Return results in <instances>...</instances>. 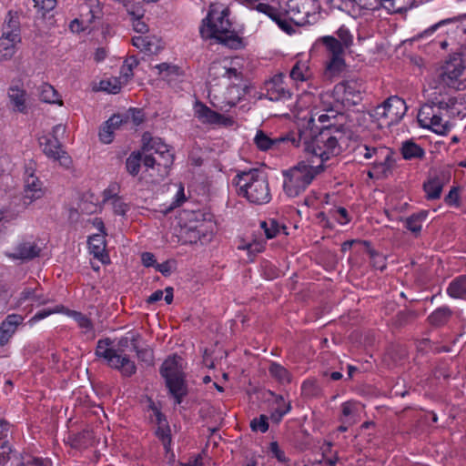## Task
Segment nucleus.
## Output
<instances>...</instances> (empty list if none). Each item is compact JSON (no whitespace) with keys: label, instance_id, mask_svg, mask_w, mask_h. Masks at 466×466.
Instances as JSON below:
<instances>
[{"label":"nucleus","instance_id":"obj_1","mask_svg":"<svg viewBox=\"0 0 466 466\" xmlns=\"http://www.w3.org/2000/svg\"><path fill=\"white\" fill-rule=\"evenodd\" d=\"M345 135L346 131L341 124H330L322 127L317 134L309 129L295 133V138H291V145L302 147L309 157L308 161L316 158L319 160L318 164L323 165L327 160L340 154V143Z\"/></svg>","mask_w":466,"mask_h":466},{"label":"nucleus","instance_id":"obj_2","mask_svg":"<svg viewBox=\"0 0 466 466\" xmlns=\"http://www.w3.org/2000/svg\"><path fill=\"white\" fill-rule=\"evenodd\" d=\"M228 19V10L219 9L211 5L208 15L202 20L199 33L202 38L218 40V43L233 49L241 47L242 39L234 30Z\"/></svg>","mask_w":466,"mask_h":466},{"label":"nucleus","instance_id":"obj_3","mask_svg":"<svg viewBox=\"0 0 466 466\" xmlns=\"http://www.w3.org/2000/svg\"><path fill=\"white\" fill-rule=\"evenodd\" d=\"M131 346V337H122L116 345L106 338L96 343L95 354L102 359L110 368L117 370L123 376L131 377L137 371L135 362L126 353V349Z\"/></svg>","mask_w":466,"mask_h":466},{"label":"nucleus","instance_id":"obj_4","mask_svg":"<svg viewBox=\"0 0 466 466\" xmlns=\"http://www.w3.org/2000/svg\"><path fill=\"white\" fill-rule=\"evenodd\" d=\"M238 195L255 205H264L270 201L271 193L267 174L259 169H249L238 174L234 178Z\"/></svg>","mask_w":466,"mask_h":466},{"label":"nucleus","instance_id":"obj_5","mask_svg":"<svg viewBox=\"0 0 466 466\" xmlns=\"http://www.w3.org/2000/svg\"><path fill=\"white\" fill-rule=\"evenodd\" d=\"M314 160L301 161L297 166L283 171V190L289 198H296L306 190L314 177L324 170L321 164Z\"/></svg>","mask_w":466,"mask_h":466},{"label":"nucleus","instance_id":"obj_6","mask_svg":"<svg viewBox=\"0 0 466 466\" xmlns=\"http://www.w3.org/2000/svg\"><path fill=\"white\" fill-rule=\"evenodd\" d=\"M160 375L165 379L166 386L176 404H180L187 394V384L184 372L183 360L173 355L165 360L159 369Z\"/></svg>","mask_w":466,"mask_h":466},{"label":"nucleus","instance_id":"obj_7","mask_svg":"<svg viewBox=\"0 0 466 466\" xmlns=\"http://www.w3.org/2000/svg\"><path fill=\"white\" fill-rule=\"evenodd\" d=\"M455 90L466 88V57L461 53L451 54L437 71L436 83Z\"/></svg>","mask_w":466,"mask_h":466},{"label":"nucleus","instance_id":"obj_8","mask_svg":"<svg viewBox=\"0 0 466 466\" xmlns=\"http://www.w3.org/2000/svg\"><path fill=\"white\" fill-rule=\"evenodd\" d=\"M353 154L360 161L363 159L368 160L374 157V167L377 176L386 175L394 167L392 153L388 147H375L360 143L353 148Z\"/></svg>","mask_w":466,"mask_h":466},{"label":"nucleus","instance_id":"obj_9","mask_svg":"<svg viewBox=\"0 0 466 466\" xmlns=\"http://www.w3.org/2000/svg\"><path fill=\"white\" fill-rule=\"evenodd\" d=\"M405 101L397 96H391L382 104L377 106L371 114L373 117L380 121V125L387 127L398 124L407 112Z\"/></svg>","mask_w":466,"mask_h":466},{"label":"nucleus","instance_id":"obj_10","mask_svg":"<svg viewBox=\"0 0 466 466\" xmlns=\"http://www.w3.org/2000/svg\"><path fill=\"white\" fill-rule=\"evenodd\" d=\"M64 130L65 128L61 125L54 127L52 134L41 137L39 143L43 147V152L47 157L58 161L63 167H69L71 158L67 153L62 149L61 143L56 137V135L60 131L64 132Z\"/></svg>","mask_w":466,"mask_h":466},{"label":"nucleus","instance_id":"obj_11","mask_svg":"<svg viewBox=\"0 0 466 466\" xmlns=\"http://www.w3.org/2000/svg\"><path fill=\"white\" fill-rule=\"evenodd\" d=\"M319 6L317 0H286L281 7L290 21L302 25L308 22L309 15L315 13Z\"/></svg>","mask_w":466,"mask_h":466},{"label":"nucleus","instance_id":"obj_12","mask_svg":"<svg viewBox=\"0 0 466 466\" xmlns=\"http://www.w3.org/2000/svg\"><path fill=\"white\" fill-rule=\"evenodd\" d=\"M142 149L144 152L154 151L158 156L162 153L166 154L167 159L157 162V169L161 172L160 176L162 177H166L174 161V155L171 153L169 147L161 138L153 137L150 133L146 132L142 136Z\"/></svg>","mask_w":466,"mask_h":466},{"label":"nucleus","instance_id":"obj_13","mask_svg":"<svg viewBox=\"0 0 466 466\" xmlns=\"http://www.w3.org/2000/svg\"><path fill=\"white\" fill-rule=\"evenodd\" d=\"M195 116L205 125L231 127L234 124L232 117L219 114L204 103L197 101L194 105Z\"/></svg>","mask_w":466,"mask_h":466},{"label":"nucleus","instance_id":"obj_14","mask_svg":"<svg viewBox=\"0 0 466 466\" xmlns=\"http://www.w3.org/2000/svg\"><path fill=\"white\" fill-rule=\"evenodd\" d=\"M335 91L342 93V100L348 106H355L362 100L365 86L361 80L349 79L336 85Z\"/></svg>","mask_w":466,"mask_h":466},{"label":"nucleus","instance_id":"obj_15","mask_svg":"<svg viewBox=\"0 0 466 466\" xmlns=\"http://www.w3.org/2000/svg\"><path fill=\"white\" fill-rule=\"evenodd\" d=\"M7 97L13 111L27 114L29 95L21 81L11 83L7 89Z\"/></svg>","mask_w":466,"mask_h":466},{"label":"nucleus","instance_id":"obj_16","mask_svg":"<svg viewBox=\"0 0 466 466\" xmlns=\"http://www.w3.org/2000/svg\"><path fill=\"white\" fill-rule=\"evenodd\" d=\"M245 5L250 10H256L268 16L276 22L283 31L289 33L292 30L289 23L283 18L282 14H280L276 7L267 3L260 2L259 0H245Z\"/></svg>","mask_w":466,"mask_h":466},{"label":"nucleus","instance_id":"obj_17","mask_svg":"<svg viewBox=\"0 0 466 466\" xmlns=\"http://www.w3.org/2000/svg\"><path fill=\"white\" fill-rule=\"evenodd\" d=\"M44 195L42 182L35 176L33 167L25 168V187L23 200L25 205H30Z\"/></svg>","mask_w":466,"mask_h":466},{"label":"nucleus","instance_id":"obj_18","mask_svg":"<svg viewBox=\"0 0 466 466\" xmlns=\"http://www.w3.org/2000/svg\"><path fill=\"white\" fill-rule=\"evenodd\" d=\"M284 75H275L269 81L266 82L265 87L268 98L272 101L287 100L291 97L290 91L284 85Z\"/></svg>","mask_w":466,"mask_h":466},{"label":"nucleus","instance_id":"obj_19","mask_svg":"<svg viewBox=\"0 0 466 466\" xmlns=\"http://www.w3.org/2000/svg\"><path fill=\"white\" fill-rule=\"evenodd\" d=\"M295 138V133L291 132L286 136L278 137H270L262 130H258L254 137V143L258 149L266 151L271 148L278 147L281 143H290L291 138Z\"/></svg>","mask_w":466,"mask_h":466},{"label":"nucleus","instance_id":"obj_20","mask_svg":"<svg viewBox=\"0 0 466 466\" xmlns=\"http://www.w3.org/2000/svg\"><path fill=\"white\" fill-rule=\"evenodd\" d=\"M448 180L449 177L444 173L430 177L423 184V189L426 193L427 199L434 200L440 198L442 188Z\"/></svg>","mask_w":466,"mask_h":466},{"label":"nucleus","instance_id":"obj_21","mask_svg":"<svg viewBox=\"0 0 466 466\" xmlns=\"http://www.w3.org/2000/svg\"><path fill=\"white\" fill-rule=\"evenodd\" d=\"M24 317L19 314H10L0 325V345L4 346L15 334L17 327L23 322Z\"/></svg>","mask_w":466,"mask_h":466},{"label":"nucleus","instance_id":"obj_22","mask_svg":"<svg viewBox=\"0 0 466 466\" xmlns=\"http://www.w3.org/2000/svg\"><path fill=\"white\" fill-rule=\"evenodd\" d=\"M2 37L16 43L21 42L20 36V22L18 15L9 12L2 27Z\"/></svg>","mask_w":466,"mask_h":466},{"label":"nucleus","instance_id":"obj_23","mask_svg":"<svg viewBox=\"0 0 466 466\" xmlns=\"http://www.w3.org/2000/svg\"><path fill=\"white\" fill-rule=\"evenodd\" d=\"M363 406L356 400H349L341 404V419L344 424L352 425L359 420L360 412Z\"/></svg>","mask_w":466,"mask_h":466},{"label":"nucleus","instance_id":"obj_24","mask_svg":"<svg viewBox=\"0 0 466 466\" xmlns=\"http://www.w3.org/2000/svg\"><path fill=\"white\" fill-rule=\"evenodd\" d=\"M40 253V248L30 241H24L17 245L15 251L9 256L17 259H32L37 257Z\"/></svg>","mask_w":466,"mask_h":466},{"label":"nucleus","instance_id":"obj_25","mask_svg":"<svg viewBox=\"0 0 466 466\" xmlns=\"http://www.w3.org/2000/svg\"><path fill=\"white\" fill-rule=\"evenodd\" d=\"M88 245L91 253L94 254V257L105 263V258H107V255L105 254L106 242L104 235L96 234L90 237L88 239Z\"/></svg>","mask_w":466,"mask_h":466},{"label":"nucleus","instance_id":"obj_26","mask_svg":"<svg viewBox=\"0 0 466 466\" xmlns=\"http://www.w3.org/2000/svg\"><path fill=\"white\" fill-rule=\"evenodd\" d=\"M203 224L200 225H186L181 229V236L184 238V243H197L205 237Z\"/></svg>","mask_w":466,"mask_h":466},{"label":"nucleus","instance_id":"obj_27","mask_svg":"<svg viewBox=\"0 0 466 466\" xmlns=\"http://www.w3.org/2000/svg\"><path fill=\"white\" fill-rule=\"evenodd\" d=\"M414 0H380V9L384 8L389 13H402L411 8Z\"/></svg>","mask_w":466,"mask_h":466},{"label":"nucleus","instance_id":"obj_28","mask_svg":"<svg viewBox=\"0 0 466 466\" xmlns=\"http://www.w3.org/2000/svg\"><path fill=\"white\" fill-rule=\"evenodd\" d=\"M447 293L454 299H461L466 295V275L453 279L447 288Z\"/></svg>","mask_w":466,"mask_h":466},{"label":"nucleus","instance_id":"obj_29","mask_svg":"<svg viewBox=\"0 0 466 466\" xmlns=\"http://www.w3.org/2000/svg\"><path fill=\"white\" fill-rule=\"evenodd\" d=\"M38 96H39V99L42 102L49 103V104H58L60 106L63 104L62 100L59 97L57 91L54 88L53 86H51L47 83H43L38 87Z\"/></svg>","mask_w":466,"mask_h":466},{"label":"nucleus","instance_id":"obj_30","mask_svg":"<svg viewBox=\"0 0 466 466\" xmlns=\"http://www.w3.org/2000/svg\"><path fill=\"white\" fill-rule=\"evenodd\" d=\"M401 154L406 160L420 159L424 157L425 151L418 144L411 140H407L402 143Z\"/></svg>","mask_w":466,"mask_h":466},{"label":"nucleus","instance_id":"obj_31","mask_svg":"<svg viewBox=\"0 0 466 466\" xmlns=\"http://www.w3.org/2000/svg\"><path fill=\"white\" fill-rule=\"evenodd\" d=\"M9 431L8 423L0 421V466L8 460L11 447L5 440Z\"/></svg>","mask_w":466,"mask_h":466},{"label":"nucleus","instance_id":"obj_32","mask_svg":"<svg viewBox=\"0 0 466 466\" xmlns=\"http://www.w3.org/2000/svg\"><path fill=\"white\" fill-rule=\"evenodd\" d=\"M451 310L449 307L443 306L435 309L429 317V322L433 326H442L446 324L451 317Z\"/></svg>","mask_w":466,"mask_h":466},{"label":"nucleus","instance_id":"obj_33","mask_svg":"<svg viewBox=\"0 0 466 466\" xmlns=\"http://www.w3.org/2000/svg\"><path fill=\"white\" fill-rule=\"evenodd\" d=\"M427 216L428 211L425 210L412 214L411 216L406 218L405 227L412 233L418 234L420 232L422 228V222L426 219Z\"/></svg>","mask_w":466,"mask_h":466},{"label":"nucleus","instance_id":"obj_34","mask_svg":"<svg viewBox=\"0 0 466 466\" xmlns=\"http://www.w3.org/2000/svg\"><path fill=\"white\" fill-rule=\"evenodd\" d=\"M269 374L281 384H288L291 381V374L282 365L272 362L268 368Z\"/></svg>","mask_w":466,"mask_h":466},{"label":"nucleus","instance_id":"obj_35","mask_svg":"<svg viewBox=\"0 0 466 466\" xmlns=\"http://www.w3.org/2000/svg\"><path fill=\"white\" fill-rule=\"evenodd\" d=\"M346 63L343 56H330L326 66V72L330 77L338 76L344 71Z\"/></svg>","mask_w":466,"mask_h":466},{"label":"nucleus","instance_id":"obj_36","mask_svg":"<svg viewBox=\"0 0 466 466\" xmlns=\"http://www.w3.org/2000/svg\"><path fill=\"white\" fill-rule=\"evenodd\" d=\"M321 42L327 50L329 52L330 56H343L344 54V46L335 37L330 35L322 36L319 40Z\"/></svg>","mask_w":466,"mask_h":466},{"label":"nucleus","instance_id":"obj_37","mask_svg":"<svg viewBox=\"0 0 466 466\" xmlns=\"http://www.w3.org/2000/svg\"><path fill=\"white\" fill-rule=\"evenodd\" d=\"M440 105H441V103H440ZM441 108V106H439L437 107L438 111L434 115V117L432 118V120H431V124L430 123L429 126H425L424 128H429L437 134L444 135L450 130V127H449L447 121L442 120V118L440 115Z\"/></svg>","mask_w":466,"mask_h":466},{"label":"nucleus","instance_id":"obj_38","mask_svg":"<svg viewBox=\"0 0 466 466\" xmlns=\"http://www.w3.org/2000/svg\"><path fill=\"white\" fill-rule=\"evenodd\" d=\"M275 404L277 407L275 411L272 413L271 418L275 421H279L285 414L290 411L291 403L290 401L286 402L283 396L277 395Z\"/></svg>","mask_w":466,"mask_h":466},{"label":"nucleus","instance_id":"obj_39","mask_svg":"<svg viewBox=\"0 0 466 466\" xmlns=\"http://www.w3.org/2000/svg\"><path fill=\"white\" fill-rule=\"evenodd\" d=\"M260 228L264 230L267 238H273L280 232V229H286V227L284 225H280L274 218H269L267 221H262L260 223Z\"/></svg>","mask_w":466,"mask_h":466},{"label":"nucleus","instance_id":"obj_40","mask_svg":"<svg viewBox=\"0 0 466 466\" xmlns=\"http://www.w3.org/2000/svg\"><path fill=\"white\" fill-rule=\"evenodd\" d=\"M437 111L438 110L435 106L428 104L422 106L418 113V121L420 125L422 127H425V126H429L430 123L431 124V120H432Z\"/></svg>","mask_w":466,"mask_h":466},{"label":"nucleus","instance_id":"obj_41","mask_svg":"<svg viewBox=\"0 0 466 466\" xmlns=\"http://www.w3.org/2000/svg\"><path fill=\"white\" fill-rule=\"evenodd\" d=\"M157 69L158 74L162 76V78L171 81L173 76H180V68L177 66L170 65L167 63H161L155 66Z\"/></svg>","mask_w":466,"mask_h":466},{"label":"nucleus","instance_id":"obj_42","mask_svg":"<svg viewBox=\"0 0 466 466\" xmlns=\"http://www.w3.org/2000/svg\"><path fill=\"white\" fill-rule=\"evenodd\" d=\"M142 155L140 152H132L126 160L127 171L133 177H136L140 170Z\"/></svg>","mask_w":466,"mask_h":466},{"label":"nucleus","instance_id":"obj_43","mask_svg":"<svg viewBox=\"0 0 466 466\" xmlns=\"http://www.w3.org/2000/svg\"><path fill=\"white\" fill-rule=\"evenodd\" d=\"M140 339L139 334H134L131 336V347L137 352V356L142 361L150 363L153 360V353L148 349H139L137 341Z\"/></svg>","mask_w":466,"mask_h":466},{"label":"nucleus","instance_id":"obj_44","mask_svg":"<svg viewBox=\"0 0 466 466\" xmlns=\"http://www.w3.org/2000/svg\"><path fill=\"white\" fill-rule=\"evenodd\" d=\"M66 313L72 317L85 332L92 331L94 327L91 320L84 314L75 310H67Z\"/></svg>","mask_w":466,"mask_h":466},{"label":"nucleus","instance_id":"obj_45","mask_svg":"<svg viewBox=\"0 0 466 466\" xmlns=\"http://www.w3.org/2000/svg\"><path fill=\"white\" fill-rule=\"evenodd\" d=\"M309 68L302 63L297 62L290 70L289 76L294 81L303 82L308 78Z\"/></svg>","mask_w":466,"mask_h":466},{"label":"nucleus","instance_id":"obj_46","mask_svg":"<svg viewBox=\"0 0 466 466\" xmlns=\"http://www.w3.org/2000/svg\"><path fill=\"white\" fill-rule=\"evenodd\" d=\"M18 43L8 40L6 37H0V53L5 59H9L15 52V47Z\"/></svg>","mask_w":466,"mask_h":466},{"label":"nucleus","instance_id":"obj_47","mask_svg":"<svg viewBox=\"0 0 466 466\" xmlns=\"http://www.w3.org/2000/svg\"><path fill=\"white\" fill-rule=\"evenodd\" d=\"M228 72V66L222 62H213L208 69V76L212 79H218L220 77H225Z\"/></svg>","mask_w":466,"mask_h":466},{"label":"nucleus","instance_id":"obj_48","mask_svg":"<svg viewBox=\"0 0 466 466\" xmlns=\"http://www.w3.org/2000/svg\"><path fill=\"white\" fill-rule=\"evenodd\" d=\"M138 65V61L135 56H130L124 62L121 67V77L125 79L127 83L128 79L133 76V68Z\"/></svg>","mask_w":466,"mask_h":466},{"label":"nucleus","instance_id":"obj_49","mask_svg":"<svg viewBox=\"0 0 466 466\" xmlns=\"http://www.w3.org/2000/svg\"><path fill=\"white\" fill-rule=\"evenodd\" d=\"M99 87L103 91H106L111 94H117L121 90V83L117 78L101 80Z\"/></svg>","mask_w":466,"mask_h":466},{"label":"nucleus","instance_id":"obj_50","mask_svg":"<svg viewBox=\"0 0 466 466\" xmlns=\"http://www.w3.org/2000/svg\"><path fill=\"white\" fill-rule=\"evenodd\" d=\"M329 214L340 225H346L350 221V217L345 208L339 207L329 210Z\"/></svg>","mask_w":466,"mask_h":466},{"label":"nucleus","instance_id":"obj_51","mask_svg":"<svg viewBox=\"0 0 466 466\" xmlns=\"http://www.w3.org/2000/svg\"><path fill=\"white\" fill-rule=\"evenodd\" d=\"M132 45L143 52H152V42L149 36H134L132 37Z\"/></svg>","mask_w":466,"mask_h":466},{"label":"nucleus","instance_id":"obj_52","mask_svg":"<svg viewBox=\"0 0 466 466\" xmlns=\"http://www.w3.org/2000/svg\"><path fill=\"white\" fill-rule=\"evenodd\" d=\"M336 34L339 37L338 40L344 46V47L348 48L352 45L353 36L346 26H340Z\"/></svg>","mask_w":466,"mask_h":466},{"label":"nucleus","instance_id":"obj_53","mask_svg":"<svg viewBox=\"0 0 466 466\" xmlns=\"http://www.w3.org/2000/svg\"><path fill=\"white\" fill-rule=\"evenodd\" d=\"M18 466H51V463L46 459L25 456L22 458Z\"/></svg>","mask_w":466,"mask_h":466},{"label":"nucleus","instance_id":"obj_54","mask_svg":"<svg viewBox=\"0 0 466 466\" xmlns=\"http://www.w3.org/2000/svg\"><path fill=\"white\" fill-rule=\"evenodd\" d=\"M63 306H56L53 309H42L36 312L29 320V323L34 324L54 313H60L64 310Z\"/></svg>","mask_w":466,"mask_h":466},{"label":"nucleus","instance_id":"obj_55","mask_svg":"<svg viewBox=\"0 0 466 466\" xmlns=\"http://www.w3.org/2000/svg\"><path fill=\"white\" fill-rule=\"evenodd\" d=\"M118 191V184L113 183L109 185V187L103 191V202L110 203L115 200V198H119Z\"/></svg>","mask_w":466,"mask_h":466},{"label":"nucleus","instance_id":"obj_56","mask_svg":"<svg viewBox=\"0 0 466 466\" xmlns=\"http://www.w3.org/2000/svg\"><path fill=\"white\" fill-rule=\"evenodd\" d=\"M453 18L444 19L437 24L430 26L429 28L425 29L423 32L418 34L416 36H414V40H419L424 37L431 36L441 25H446L448 23L453 22Z\"/></svg>","mask_w":466,"mask_h":466},{"label":"nucleus","instance_id":"obj_57","mask_svg":"<svg viewBox=\"0 0 466 466\" xmlns=\"http://www.w3.org/2000/svg\"><path fill=\"white\" fill-rule=\"evenodd\" d=\"M112 206L113 211L116 215L125 216L129 207L124 202L121 197L115 198V200L109 203Z\"/></svg>","mask_w":466,"mask_h":466},{"label":"nucleus","instance_id":"obj_58","mask_svg":"<svg viewBox=\"0 0 466 466\" xmlns=\"http://www.w3.org/2000/svg\"><path fill=\"white\" fill-rule=\"evenodd\" d=\"M250 427L255 431L266 432L268 430V417L260 415L258 419H254L250 422Z\"/></svg>","mask_w":466,"mask_h":466},{"label":"nucleus","instance_id":"obj_59","mask_svg":"<svg viewBox=\"0 0 466 466\" xmlns=\"http://www.w3.org/2000/svg\"><path fill=\"white\" fill-rule=\"evenodd\" d=\"M35 3V7L38 9V11H42L43 15L53 10L56 5V0H33Z\"/></svg>","mask_w":466,"mask_h":466},{"label":"nucleus","instance_id":"obj_60","mask_svg":"<svg viewBox=\"0 0 466 466\" xmlns=\"http://www.w3.org/2000/svg\"><path fill=\"white\" fill-rule=\"evenodd\" d=\"M370 259L372 266L380 270H383L386 268L385 258L382 255L379 254L374 250L370 251Z\"/></svg>","mask_w":466,"mask_h":466},{"label":"nucleus","instance_id":"obj_61","mask_svg":"<svg viewBox=\"0 0 466 466\" xmlns=\"http://www.w3.org/2000/svg\"><path fill=\"white\" fill-rule=\"evenodd\" d=\"M444 201L449 206L459 207L460 206V196L459 189L456 187H451L448 195L445 197Z\"/></svg>","mask_w":466,"mask_h":466},{"label":"nucleus","instance_id":"obj_62","mask_svg":"<svg viewBox=\"0 0 466 466\" xmlns=\"http://www.w3.org/2000/svg\"><path fill=\"white\" fill-rule=\"evenodd\" d=\"M114 130L105 123L101 130L99 131V138L105 144H109L113 141Z\"/></svg>","mask_w":466,"mask_h":466},{"label":"nucleus","instance_id":"obj_63","mask_svg":"<svg viewBox=\"0 0 466 466\" xmlns=\"http://www.w3.org/2000/svg\"><path fill=\"white\" fill-rule=\"evenodd\" d=\"M128 117H123L121 115H114L112 116L106 122L114 131L118 129L122 125L127 124Z\"/></svg>","mask_w":466,"mask_h":466},{"label":"nucleus","instance_id":"obj_64","mask_svg":"<svg viewBox=\"0 0 466 466\" xmlns=\"http://www.w3.org/2000/svg\"><path fill=\"white\" fill-rule=\"evenodd\" d=\"M269 450L271 453L274 455V457L281 462L287 461V458L285 456V453L283 451H281L279 447V444L277 441H272L269 445Z\"/></svg>","mask_w":466,"mask_h":466}]
</instances>
